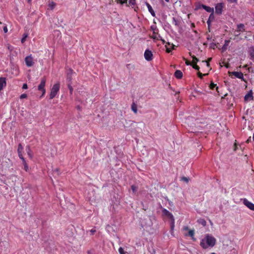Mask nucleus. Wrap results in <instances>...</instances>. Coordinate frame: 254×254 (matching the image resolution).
I'll return each mask as SVG.
<instances>
[{"label":"nucleus","instance_id":"obj_1","mask_svg":"<svg viewBox=\"0 0 254 254\" xmlns=\"http://www.w3.org/2000/svg\"><path fill=\"white\" fill-rule=\"evenodd\" d=\"M215 238L214 237L207 234L205 236V240H202L200 242V245L202 248L205 249H207L208 246L211 247H213L215 245Z\"/></svg>","mask_w":254,"mask_h":254},{"label":"nucleus","instance_id":"obj_2","mask_svg":"<svg viewBox=\"0 0 254 254\" xmlns=\"http://www.w3.org/2000/svg\"><path fill=\"white\" fill-rule=\"evenodd\" d=\"M60 88V82L55 83L51 89V92L50 94V99H52L55 97L57 93L59 92Z\"/></svg>","mask_w":254,"mask_h":254},{"label":"nucleus","instance_id":"obj_3","mask_svg":"<svg viewBox=\"0 0 254 254\" xmlns=\"http://www.w3.org/2000/svg\"><path fill=\"white\" fill-rule=\"evenodd\" d=\"M46 78L45 77H43L42 78L40 84L38 86V89L39 91H42V95L40 96V98H42L45 96V94L46 93V90L45 88V84H46Z\"/></svg>","mask_w":254,"mask_h":254},{"label":"nucleus","instance_id":"obj_4","mask_svg":"<svg viewBox=\"0 0 254 254\" xmlns=\"http://www.w3.org/2000/svg\"><path fill=\"white\" fill-rule=\"evenodd\" d=\"M229 76L234 75L237 78L241 79L242 80L244 81L245 82H246V81L244 78V75L242 72H237V71L229 72Z\"/></svg>","mask_w":254,"mask_h":254},{"label":"nucleus","instance_id":"obj_5","mask_svg":"<svg viewBox=\"0 0 254 254\" xmlns=\"http://www.w3.org/2000/svg\"><path fill=\"white\" fill-rule=\"evenodd\" d=\"M25 62L26 65L28 67H30V66H33L34 64V63L33 62V58L32 57V56L31 55L27 56L25 58Z\"/></svg>","mask_w":254,"mask_h":254},{"label":"nucleus","instance_id":"obj_6","mask_svg":"<svg viewBox=\"0 0 254 254\" xmlns=\"http://www.w3.org/2000/svg\"><path fill=\"white\" fill-rule=\"evenodd\" d=\"M243 203L250 209L254 211V204L249 201L247 198L243 199Z\"/></svg>","mask_w":254,"mask_h":254},{"label":"nucleus","instance_id":"obj_7","mask_svg":"<svg viewBox=\"0 0 254 254\" xmlns=\"http://www.w3.org/2000/svg\"><path fill=\"white\" fill-rule=\"evenodd\" d=\"M144 58L147 61H150L152 60L153 54L151 51L149 50H146L144 52Z\"/></svg>","mask_w":254,"mask_h":254},{"label":"nucleus","instance_id":"obj_8","mask_svg":"<svg viewBox=\"0 0 254 254\" xmlns=\"http://www.w3.org/2000/svg\"><path fill=\"white\" fill-rule=\"evenodd\" d=\"M224 7L223 3H217L215 6V13L218 14H221L222 12V9Z\"/></svg>","mask_w":254,"mask_h":254},{"label":"nucleus","instance_id":"obj_9","mask_svg":"<svg viewBox=\"0 0 254 254\" xmlns=\"http://www.w3.org/2000/svg\"><path fill=\"white\" fill-rule=\"evenodd\" d=\"M245 101L253 100V92L252 90H250L244 97Z\"/></svg>","mask_w":254,"mask_h":254},{"label":"nucleus","instance_id":"obj_10","mask_svg":"<svg viewBox=\"0 0 254 254\" xmlns=\"http://www.w3.org/2000/svg\"><path fill=\"white\" fill-rule=\"evenodd\" d=\"M162 213H163V215L167 216L169 218H170V219H172L173 220H174L173 215H172V214L170 212H169L166 209H165V208L163 209L162 210Z\"/></svg>","mask_w":254,"mask_h":254},{"label":"nucleus","instance_id":"obj_11","mask_svg":"<svg viewBox=\"0 0 254 254\" xmlns=\"http://www.w3.org/2000/svg\"><path fill=\"white\" fill-rule=\"evenodd\" d=\"M145 3L146 5L147 6L148 11H149V12L150 13L151 15L153 17H155V15H156L155 13L154 10L153 9L152 6H151V5L147 1H145Z\"/></svg>","mask_w":254,"mask_h":254},{"label":"nucleus","instance_id":"obj_12","mask_svg":"<svg viewBox=\"0 0 254 254\" xmlns=\"http://www.w3.org/2000/svg\"><path fill=\"white\" fill-rule=\"evenodd\" d=\"M6 78L5 77H0V91L4 87L6 86Z\"/></svg>","mask_w":254,"mask_h":254},{"label":"nucleus","instance_id":"obj_13","mask_svg":"<svg viewBox=\"0 0 254 254\" xmlns=\"http://www.w3.org/2000/svg\"><path fill=\"white\" fill-rule=\"evenodd\" d=\"M151 38L153 39L154 40H159L161 38V36L158 34V31H153V34L151 36Z\"/></svg>","mask_w":254,"mask_h":254},{"label":"nucleus","instance_id":"obj_14","mask_svg":"<svg viewBox=\"0 0 254 254\" xmlns=\"http://www.w3.org/2000/svg\"><path fill=\"white\" fill-rule=\"evenodd\" d=\"M201 7L205 9L207 12H211V13H213L214 9L212 7H210L209 6H206L204 4L201 5Z\"/></svg>","mask_w":254,"mask_h":254},{"label":"nucleus","instance_id":"obj_15","mask_svg":"<svg viewBox=\"0 0 254 254\" xmlns=\"http://www.w3.org/2000/svg\"><path fill=\"white\" fill-rule=\"evenodd\" d=\"M237 32H244L245 31V27L243 24H239L237 25Z\"/></svg>","mask_w":254,"mask_h":254},{"label":"nucleus","instance_id":"obj_16","mask_svg":"<svg viewBox=\"0 0 254 254\" xmlns=\"http://www.w3.org/2000/svg\"><path fill=\"white\" fill-rule=\"evenodd\" d=\"M175 76L178 79H181L183 77V73L180 70H177L174 74Z\"/></svg>","mask_w":254,"mask_h":254},{"label":"nucleus","instance_id":"obj_17","mask_svg":"<svg viewBox=\"0 0 254 254\" xmlns=\"http://www.w3.org/2000/svg\"><path fill=\"white\" fill-rule=\"evenodd\" d=\"M214 16L213 13H211L209 15V18L207 21V23L208 26V28H209L211 22L214 20Z\"/></svg>","mask_w":254,"mask_h":254},{"label":"nucleus","instance_id":"obj_18","mask_svg":"<svg viewBox=\"0 0 254 254\" xmlns=\"http://www.w3.org/2000/svg\"><path fill=\"white\" fill-rule=\"evenodd\" d=\"M73 70L71 69H69L68 73H67V80L68 82H71L72 79V73Z\"/></svg>","mask_w":254,"mask_h":254},{"label":"nucleus","instance_id":"obj_19","mask_svg":"<svg viewBox=\"0 0 254 254\" xmlns=\"http://www.w3.org/2000/svg\"><path fill=\"white\" fill-rule=\"evenodd\" d=\"M131 110L135 113L136 114L137 112V105L133 102L131 106Z\"/></svg>","mask_w":254,"mask_h":254},{"label":"nucleus","instance_id":"obj_20","mask_svg":"<svg viewBox=\"0 0 254 254\" xmlns=\"http://www.w3.org/2000/svg\"><path fill=\"white\" fill-rule=\"evenodd\" d=\"M26 150L27 151V153L29 157V158H32L33 155H32V154L31 153V149H30V147L29 146H26Z\"/></svg>","mask_w":254,"mask_h":254},{"label":"nucleus","instance_id":"obj_21","mask_svg":"<svg viewBox=\"0 0 254 254\" xmlns=\"http://www.w3.org/2000/svg\"><path fill=\"white\" fill-rule=\"evenodd\" d=\"M230 40H225V43L224 45L223 46V47L222 48V51H224L227 49V46L229 45V44L230 43Z\"/></svg>","mask_w":254,"mask_h":254},{"label":"nucleus","instance_id":"obj_22","mask_svg":"<svg viewBox=\"0 0 254 254\" xmlns=\"http://www.w3.org/2000/svg\"><path fill=\"white\" fill-rule=\"evenodd\" d=\"M250 55L252 59H254V47H251L249 49Z\"/></svg>","mask_w":254,"mask_h":254},{"label":"nucleus","instance_id":"obj_23","mask_svg":"<svg viewBox=\"0 0 254 254\" xmlns=\"http://www.w3.org/2000/svg\"><path fill=\"white\" fill-rule=\"evenodd\" d=\"M194 231L193 230H190L188 232V235L191 237L193 241H195V239L194 238Z\"/></svg>","mask_w":254,"mask_h":254},{"label":"nucleus","instance_id":"obj_24","mask_svg":"<svg viewBox=\"0 0 254 254\" xmlns=\"http://www.w3.org/2000/svg\"><path fill=\"white\" fill-rule=\"evenodd\" d=\"M190 55L191 57L192 58V64H196L197 62H198L199 60L197 59L196 57H195L194 55L191 56V53H190Z\"/></svg>","mask_w":254,"mask_h":254},{"label":"nucleus","instance_id":"obj_25","mask_svg":"<svg viewBox=\"0 0 254 254\" xmlns=\"http://www.w3.org/2000/svg\"><path fill=\"white\" fill-rule=\"evenodd\" d=\"M198 223L203 226H205L206 224L205 220L203 219H199L197 221Z\"/></svg>","mask_w":254,"mask_h":254},{"label":"nucleus","instance_id":"obj_26","mask_svg":"<svg viewBox=\"0 0 254 254\" xmlns=\"http://www.w3.org/2000/svg\"><path fill=\"white\" fill-rule=\"evenodd\" d=\"M136 3V0H129L128 3L127 4V6H134Z\"/></svg>","mask_w":254,"mask_h":254},{"label":"nucleus","instance_id":"obj_27","mask_svg":"<svg viewBox=\"0 0 254 254\" xmlns=\"http://www.w3.org/2000/svg\"><path fill=\"white\" fill-rule=\"evenodd\" d=\"M216 87L217 90H218V87L216 86V84H214L213 82H211L209 85V88L211 90H214V88Z\"/></svg>","mask_w":254,"mask_h":254},{"label":"nucleus","instance_id":"obj_28","mask_svg":"<svg viewBox=\"0 0 254 254\" xmlns=\"http://www.w3.org/2000/svg\"><path fill=\"white\" fill-rule=\"evenodd\" d=\"M23 150V147L21 143L19 144L18 146V149H17V152L19 153H22Z\"/></svg>","mask_w":254,"mask_h":254},{"label":"nucleus","instance_id":"obj_29","mask_svg":"<svg viewBox=\"0 0 254 254\" xmlns=\"http://www.w3.org/2000/svg\"><path fill=\"white\" fill-rule=\"evenodd\" d=\"M165 46L166 48V52L168 53H170L171 52L172 50L174 49V45L173 44L171 45L172 48H169L168 47V45H167Z\"/></svg>","mask_w":254,"mask_h":254},{"label":"nucleus","instance_id":"obj_30","mask_svg":"<svg viewBox=\"0 0 254 254\" xmlns=\"http://www.w3.org/2000/svg\"><path fill=\"white\" fill-rule=\"evenodd\" d=\"M28 37V34H26V33H24L23 35V37L21 39V43H24L26 40V38Z\"/></svg>","mask_w":254,"mask_h":254},{"label":"nucleus","instance_id":"obj_31","mask_svg":"<svg viewBox=\"0 0 254 254\" xmlns=\"http://www.w3.org/2000/svg\"><path fill=\"white\" fill-rule=\"evenodd\" d=\"M127 0H117V2L118 3H120L122 4H125V3H126L127 4Z\"/></svg>","mask_w":254,"mask_h":254},{"label":"nucleus","instance_id":"obj_32","mask_svg":"<svg viewBox=\"0 0 254 254\" xmlns=\"http://www.w3.org/2000/svg\"><path fill=\"white\" fill-rule=\"evenodd\" d=\"M207 74H208V73H207V74H202L200 71H198V73H197L198 76L200 78H201V79H202L203 78V76H205V75H206Z\"/></svg>","mask_w":254,"mask_h":254},{"label":"nucleus","instance_id":"obj_33","mask_svg":"<svg viewBox=\"0 0 254 254\" xmlns=\"http://www.w3.org/2000/svg\"><path fill=\"white\" fill-rule=\"evenodd\" d=\"M119 252L120 254H126V253L124 251V249L122 247L119 248Z\"/></svg>","mask_w":254,"mask_h":254},{"label":"nucleus","instance_id":"obj_34","mask_svg":"<svg viewBox=\"0 0 254 254\" xmlns=\"http://www.w3.org/2000/svg\"><path fill=\"white\" fill-rule=\"evenodd\" d=\"M23 165L24 166V169L25 170V171L27 172L29 169L28 165L27 163H25L23 164Z\"/></svg>","mask_w":254,"mask_h":254},{"label":"nucleus","instance_id":"obj_35","mask_svg":"<svg viewBox=\"0 0 254 254\" xmlns=\"http://www.w3.org/2000/svg\"><path fill=\"white\" fill-rule=\"evenodd\" d=\"M192 66L194 69L197 70H199V67L196 64H192Z\"/></svg>","mask_w":254,"mask_h":254},{"label":"nucleus","instance_id":"obj_36","mask_svg":"<svg viewBox=\"0 0 254 254\" xmlns=\"http://www.w3.org/2000/svg\"><path fill=\"white\" fill-rule=\"evenodd\" d=\"M131 189L132 191L133 192H135L137 190V188L134 185H132L131 186Z\"/></svg>","mask_w":254,"mask_h":254},{"label":"nucleus","instance_id":"obj_37","mask_svg":"<svg viewBox=\"0 0 254 254\" xmlns=\"http://www.w3.org/2000/svg\"><path fill=\"white\" fill-rule=\"evenodd\" d=\"M27 97V95L25 93L22 94L20 96V99L26 98Z\"/></svg>","mask_w":254,"mask_h":254},{"label":"nucleus","instance_id":"obj_38","mask_svg":"<svg viewBox=\"0 0 254 254\" xmlns=\"http://www.w3.org/2000/svg\"><path fill=\"white\" fill-rule=\"evenodd\" d=\"M68 89H69V91H70V93L71 94H72V91H73V88H72V86H71L70 83L68 84Z\"/></svg>","mask_w":254,"mask_h":254},{"label":"nucleus","instance_id":"obj_39","mask_svg":"<svg viewBox=\"0 0 254 254\" xmlns=\"http://www.w3.org/2000/svg\"><path fill=\"white\" fill-rule=\"evenodd\" d=\"M181 180L182 181H184L186 182V183H188L189 181V179L188 178H187V177H182Z\"/></svg>","mask_w":254,"mask_h":254},{"label":"nucleus","instance_id":"obj_40","mask_svg":"<svg viewBox=\"0 0 254 254\" xmlns=\"http://www.w3.org/2000/svg\"><path fill=\"white\" fill-rule=\"evenodd\" d=\"M184 60L185 61V63L187 65H191L192 64H191L190 62V61H189L188 60H187L186 59H185V58H184Z\"/></svg>","mask_w":254,"mask_h":254},{"label":"nucleus","instance_id":"obj_41","mask_svg":"<svg viewBox=\"0 0 254 254\" xmlns=\"http://www.w3.org/2000/svg\"><path fill=\"white\" fill-rule=\"evenodd\" d=\"M49 5L52 9H53L56 6V3L54 2H52L49 4Z\"/></svg>","mask_w":254,"mask_h":254},{"label":"nucleus","instance_id":"obj_42","mask_svg":"<svg viewBox=\"0 0 254 254\" xmlns=\"http://www.w3.org/2000/svg\"><path fill=\"white\" fill-rule=\"evenodd\" d=\"M151 29L153 31V32L154 31H158V29H157L156 27V26H151Z\"/></svg>","mask_w":254,"mask_h":254},{"label":"nucleus","instance_id":"obj_43","mask_svg":"<svg viewBox=\"0 0 254 254\" xmlns=\"http://www.w3.org/2000/svg\"><path fill=\"white\" fill-rule=\"evenodd\" d=\"M3 31L4 32V33H7V32L8 29H7V26L6 25H5L3 27Z\"/></svg>","mask_w":254,"mask_h":254},{"label":"nucleus","instance_id":"obj_44","mask_svg":"<svg viewBox=\"0 0 254 254\" xmlns=\"http://www.w3.org/2000/svg\"><path fill=\"white\" fill-rule=\"evenodd\" d=\"M28 88V86H27V85L26 83H24L23 84V86H22V89H27Z\"/></svg>","mask_w":254,"mask_h":254},{"label":"nucleus","instance_id":"obj_45","mask_svg":"<svg viewBox=\"0 0 254 254\" xmlns=\"http://www.w3.org/2000/svg\"><path fill=\"white\" fill-rule=\"evenodd\" d=\"M230 3H237L238 0H227Z\"/></svg>","mask_w":254,"mask_h":254},{"label":"nucleus","instance_id":"obj_46","mask_svg":"<svg viewBox=\"0 0 254 254\" xmlns=\"http://www.w3.org/2000/svg\"><path fill=\"white\" fill-rule=\"evenodd\" d=\"M202 62H205V63H206V66H207L208 67H210V64H209V63H208V61H202Z\"/></svg>","mask_w":254,"mask_h":254},{"label":"nucleus","instance_id":"obj_47","mask_svg":"<svg viewBox=\"0 0 254 254\" xmlns=\"http://www.w3.org/2000/svg\"><path fill=\"white\" fill-rule=\"evenodd\" d=\"M174 226H175V225H174V220L171 224V228L172 230L174 229Z\"/></svg>","mask_w":254,"mask_h":254},{"label":"nucleus","instance_id":"obj_48","mask_svg":"<svg viewBox=\"0 0 254 254\" xmlns=\"http://www.w3.org/2000/svg\"><path fill=\"white\" fill-rule=\"evenodd\" d=\"M19 157L21 159L22 158H24L22 155V153H18Z\"/></svg>","mask_w":254,"mask_h":254},{"label":"nucleus","instance_id":"obj_49","mask_svg":"<svg viewBox=\"0 0 254 254\" xmlns=\"http://www.w3.org/2000/svg\"><path fill=\"white\" fill-rule=\"evenodd\" d=\"M21 160H22V164H24V163H26V160H25V158H22L21 159Z\"/></svg>","mask_w":254,"mask_h":254},{"label":"nucleus","instance_id":"obj_50","mask_svg":"<svg viewBox=\"0 0 254 254\" xmlns=\"http://www.w3.org/2000/svg\"><path fill=\"white\" fill-rule=\"evenodd\" d=\"M87 254H94V253H93V251H91V250L88 251L87 252Z\"/></svg>","mask_w":254,"mask_h":254},{"label":"nucleus","instance_id":"obj_51","mask_svg":"<svg viewBox=\"0 0 254 254\" xmlns=\"http://www.w3.org/2000/svg\"><path fill=\"white\" fill-rule=\"evenodd\" d=\"M96 230L95 229H91L90 230V232L92 233V234H93L95 232Z\"/></svg>","mask_w":254,"mask_h":254},{"label":"nucleus","instance_id":"obj_52","mask_svg":"<svg viewBox=\"0 0 254 254\" xmlns=\"http://www.w3.org/2000/svg\"><path fill=\"white\" fill-rule=\"evenodd\" d=\"M159 40H161L162 41L163 44H165L166 42L165 41L164 39H162L161 37L160 38Z\"/></svg>","mask_w":254,"mask_h":254},{"label":"nucleus","instance_id":"obj_53","mask_svg":"<svg viewBox=\"0 0 254 254\" xmlns=\"http://www.w3.org/2000/svg\"><path fill=\"white\" fill-rule=\"evenodd\" d=\"M212 60V58H209L208 59L207 61H208V63H209V62H210Z\"/></svg>","mask_w":254,"mask_h":254},{"label":"nucleus","instance_id":"obj_54","mask_svg":"<svg viewBox=\"0 0 254 254\" xmlns=\"http://www.w3.org/2000/svg\"><path fill=\"white\" fill-rule=\"evenodd\" d=\"M251 140V137H250V138L247 140V143H249L250 142V141Z\"/></svg>","mask_w":254,"mask_h":254},{"label":"nucleus","instance_id":"obj_55","mask_svg":"<svg viewBox=\"0 0 254 254\" xmlns=\"http://www.w3.org/2000/svg\"><path fill=\"white\" fill-rule=\"evenodd\" d=\"M184 230H188V227H185L184 228Z\"/></svg>","mask_w":254,"mask_h":254},{"label":"nucleus","instance_id":"obj_56","mask_svg":"<svg viewBox=\"0 0 254 254\" xmlns=\"http://www.w3.org/2000/svg\"><path fill=\"white\" fill-rule=\"evenodd\" d=\"M32 0H27V2L28 3H30L31 2Z\"/></svg>","mask_w":254,"mask_h":254},{"label":"nucleus","instance_id":"obj_57","mask_svg":"<svg viewBox=\"0 0 254 254\" xmlns=\"http://www.w3.org/2000/svg\"><path fill=\"white\" fill-rule=\"evenodd\" d=\"M55 171H57V172H58L59 171V169H56L55 170Z\"/></svg>","mask_w":254,"mask_h":254},{"label":"nucleus","instance_id":"obj_58","mask_svg":"<svg viewBox=\"0 0 254 254\" xmlns=\"http://www.w3.org/2000/svg\"><path fill=\"white\" fill-rule=\"evenodd\" d=\"M166 2H169L170 0H165Z\"/></svg>","mask_w":254,"mask_h":254},{"label":"nucleus","instance_id":"obj_59","mask_svg":"<svg viewBox=\"0 0 254 254\" xmlns=\"http://www.w3.org/2000/svg\"><path fill=\"white\" fill-rule=\"evenodd\" d=\"M225 66H226L227 68H228V67H229V65H225Z\"/></svg>","mask_w":254,"mask_h":254},{"label":"nucleus","instance_id":"obj_60","mask_svg":"<svg viewBox=\"0 0 254 254\" xmlns=\"http://www.w3.org/2000/svg\"><path fill=\"white\" fill-rule=\"evenodd\" d=\"M167 45H168V46H171V44H170L169 43H167Z\"/></svg>","mask_w":254,"mask_h":254},{"label":"nucleus","instance_id":"obj_61","mask_svg":"<svg viewBox=\"0 0 254 254\" xmlns=\"http://www.w3.org/2000/svg\"><path fill=\"white\" fill-rule=\"evenodd\" d=\"M253 140H254V135H253Z\"/></svg>","mask_w":254,"mask_h":254},{"label":"nucleus","instance_id":"obj_62","mask_svg":"<svg viewBox=\"0 0 254 254\" xmlns=\"http://www.w3.org/2000/svg\"><path fill=\"white\" fill-rule=\"evenodd\" d=\"M211 254H215V253H211Z\"/></svg>","mask_w":254,"mask_h":254}]
</instances>
